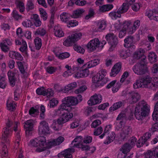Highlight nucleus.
Wrapping results in <instances>:
<instances>
[{"label": "nucleus", "instance_id": "nucleus-2", "mask_svg": "<svg viewBox=\"0 0 158 158\" xmlns=\"http://www.w3.org/2000/svg\"><path fill=\"white\" fill-rule=\"evenodd\" d=\"M150 111L149 105L145 101L142 100L135 107V116L137 119L142 120L148 115Z\"/></svg>", "mask_w": 158, "mask_h": 158}, {"label": "nucleus", "instance_id": "nucleus-10", "mask_svg": "<svg viewBox=\"0 0 158 158\" xmlns=\"http://www.w3.org/2000/svg\"><path fill=\"white\" fill-rule=\"evenodd\" d=\"M101 44L98 38H95L91 40L87 44L86 47L88 51L92 52L99 48L101 46Z\"/></svg>", "mask_w": 158, "mask_h": 158}, {"label": "nucleus", "instance_id": "nucleus-47", "mask_svg": "<svg viewBox=\"0 0 158 158\" xmlns=\"http://www.w3.org/2000/svg\"><path fill=\"white\" fill-rule=\"evenodd\" d=\"M39 113V110L33 107H31L29 111V114L34 117H35Z\"/></svg>", "mask_w": 158, "mask_h": 158}, {"label": "nucleus", "instance_id": "nucleus-39", "mask_svg": "<svg viewBox=\"0 0 158 158\" xmlns=\"http://www.w3.org/2000/svg\"><path fill=\"white\" fill-rule=\"evenodd\" d=\"M46 33V31L44 28L39 27L35 31L34 34L35 35H40L41 36H44Z\"/></svg>", "mask_w": 158, "mask_h": 158}, {"label": "nucleus", "instance_id": "nucleus-19", "mask_svg": "<svg viewBox=\"0 0 158 158\" xmlns=\"http://www.w3.org/2000/svg\"><path fill=\"white\" fill-rule=\"evenodd\" d=\"M146 158H157L158 157V148L155 147L154 150L152 151L149 150L145 154Z\"/></svg>", "mask_w": 158, "mask_h": 158}, {"label": "nucleus", "instance_id": "nucleus-16", "mask_svg": "<svg viewBox=\"0 0 158 158\" xmlns=\"http://www.w3.org/2000/svg\"><path fill=\"white\" fill-rule=\"evenodd\" d=\"M122 67L121 62H118L116 63L111 69V72L110 73V76L114 77L119 72Z\"/></svg>", "mask_w": 158, "mask_h": 158}, {"label": "nucleus", "instance_id": "nucleus-49", "mask_svg": "<svg viewBox=\"0 0 158 158\" xmlns=\"http://www.w3.org/2000/svg\"><path fill=\"white\" fill-rule=\"evenodd\" d=\"M68 15V14L66 12H63L60 15V19L62 22L66 23L68 22L69 18Z\"/></svg>", "mask_w": 158, "mask_h": 158}, {"label": "nucleus", "instance_id": "nucleus-50", "mask_svg": "<svg viewBox=\"0 0 158 158\" xmlns=\"http://www.w3.org/2000/svg\"><path fill=\"white\" fill-rule=\"evenodd\" d=\"M56 56L60 59H63L68 58L70 56L69 53L68 52H65L60 53L58 55L55 53Z\"/></svg>", "mask_w": 158, "mask_h": 158}, {"label": "nucleus", "instance_id": "nucleus-1", "mask_svg": "<svg viewBox=\"0 0 158 158\" xmlns=\"http://www.w3.org/2000/svg\"><path fill=\"white\" fill-rule=\"evenodd\" d=\"M62 104L56 110V114L59 115L64 110L69 112L71 111L73 108L72 106H76L78 103L77 98L74 96L65 97L62 99Z\"/></svg>", "mask_w": 158, "mask_h": 158}, {"label": "nucleus", "instance_id": "nucleus-34", "mask_svg": "<svg viewBox=\"0 0 158 158\" xmlns=\"http://www.w3.org/2000/svg\"><path fill=\"white\" fill-rule=\"evenodd\" d=\"M130 5L127 3H124L122 5L118 10V11L121 14L124 13L127 11L129 8Z\"/></svg>", "mask_w": 158, "mask_h": 158}, {"label": "nucleus", "instance_id": "nucleus-7", "mask_svg": "<svg viewBox=\"0 0 158 158\" xmlns=\"http://www.w3.org/2000/svg\"><path fill=\"white\" fill-rule=\"evenodd\" d=\"M79 38V33L75 32H73L70 35L68 36L63 42V44L67 47L71 46L75 42L78 40Z\"/></svg>", "mask_w": 158, "mask_h": 158}, {"label": "nucleus", "instance_id": "nucleus-60", "mask_svg": "<svg viewBox=\"0 0 158 158\" xmlns=\"http://www.w3.org/2000/svg\"><path fill=\"white\" fill-rule=\"evenodd\" d=\"M58 103V101L56 98H53L50 101V108L56 106Z\"/></svg>", "mask_w": 158, "mask_h": 158}, {"label": "nucleus", "instance_id": "nucleus-23", "mask_svg": "<svg viewBox=\"0 0 158 158\" xmlns=\"http://www.w3.org/2000/svg\"><path fill=\"white\" fill-rule=\"evenodd\" d=\"M131 23L130 21H125L124 22L123 26V27L127 26V27L125 30H126L127 33L129 34H132L134 33L135 30L132 26H130Z\"/></svg>", "mask_w": 158, "mask_h": 158}, {"label": "nucleus", "instance_id": "nucleus-56", "mask_svg": "<svg viewBox=\"0 0 158 158\" xmlns=\"http://www.w3.org/2000/svg\"><path fill=\"white\" fill-rule=\"evenodd\" d=\"M77 63L76 62L74 64L72 67V69L74 73L79 72V58L77 59Z\"/></svg>", "mask_w": 158, "mask_h": 158}, {"label": "nucleus", "instance_id": "nucleus-17", "mask_svg": "<svg viewBox=\"0 0 158 158\" xmlns=\"http://www.w3.org/2000/svg\"><path fill=\"white\" fill-rule=\"evenodd\" d=\"M12 42L10 39H6L0 44V47L2 50L4 52H8L9 50V48L6 44L9 46L12 45Z\"/></svg>", "mask_w": 158, "mask_h": 158}, {"label": "nucleus", "instance_id": "nucleus-43", "mask_svg": "<svg viewBox=\"0 0 158 158\" xmlns=\"http://www.w3.org/2000/svg\"><path fill=\"white\" fill-rule=\"evenodd\" d=\"M109 16L113 19H116L118 18H120L121 15V13L118 11V10L117 11H112L109 14Z\"/></svg>", "mask_w": 158, "mask_h": 158}, {"label": "nucleus", "instance_id": "nucleus-14", "mask_svg": "<svg viewBox=\"0 0 158 158\" xmlns=\"http://www.w3.org/2000/svg\"><path fill=\"white\" fill-rule=\"evenodd\" d=\"M145 14L150 19L158 21V9H154L152 10H148Z\"/></svg>", "mask_w": 158, "mask_h": 158}, {"label": "nucleus", "instance_id": "nucleus-20", "mask_svg": "<svg viewBox=\"0 0 158 158\" xmlns=\"http://www.w3.org/2000/svg\"><path fill=\"white\" fill-rule=\"evenodd\" d=\"M80 148H81L82 151H85L86 152L89 151L88 153L90 155L93 153L96 150V148L95 147H91L88 145H85L81 144L80 142Z\"/></svg>", "mask_w": 158, "mask_h": 158}, {"label": "nucleus", "instance_id": "nucleus-41", "mask_svg": "<svg viewBox=\"0 0 158 158\" xmlns=\"http://www.w3.org/2000/svg\"><path fill=\"white\" fill-rule=\"evenodd\" d=\"M35 47L37 50H39L42 45L41 39L39 37H36L34 40Z\"/></svg>", "mask_w": 158, "mask_h": 158}, {"label": "nucleus", "instance_id": "nucleus-44", "mask_svg": "<svg viewBox=\"0 0 158 158\" xmlns=\"http://www.w3.org/2000/svg\"><path fill=\"white\" fill-rule=\"evenodd\" d=\"M86 81L82 79H80V93L83 92L87 89L86 86L85 85Z\"/></svg>", "mask_w": 158, "mask_h": 158}, {"label": "nucleus", "instance_id": "nucleus-28", "mask_svg": "<svg viewBox=\"0 0 158 158\" xmlns=\"http://www.w3.org/2000/svg\"><path fill=\"white\" fill-rule=\"evenodd\" d=\"M119 55L123 59H125L129 56L130 53L129 51L122 49L119 51Z\"/></svg>", "mask_w": 158, "mask_h": 158}, {"label": "nucleus", "instance_id": "nucleus-51", "mask_svg": "<svg viewBox=\"0 0 158 158\" xmlns=\"http://www.w3.org/2000/svg\"><path fill=\"white\" fill-rule=\"evenodd\" d=\"M34 8V5L32 0L27 1L26 5V9L27 11L33 10Z\"/></svg>", "mask_w": 158, "mask_h": 158}, {"label": "nucleus", "instance_id": "nucleus-26", "mask_svg": "<svg viewBox=\"0 0 158 158\" xmlns=\"http://www.w3.org/2000/svg\"><path fill=\"white\" fill-rule=\"evenodd\" d=\"M100 60L98 59H95L91 60L88 62L84 64L83 65L84 67H86L88 69L94 67L99 64Z\"/></svg>", "mask_w": 158, "mask_h": 158}, {"label": "nucleus", "instance_id": "nucleus-21", "mask_svg": "<svg viewBox=\"0 0 158 158\" xmlns=\"http://www.w3.org/2000/svg\"><path fill=\"white\" fill-rule=\"evenodd\" d=\"M9 56L13 59H15L22 61L23 60V58L21 54L16 51H10L9 52Z\"/></svg>", "mask_w": 158, "mask_h": 158}, {"label": "nucleus", "instance_id": "nucleus-13", "mask_svg": "<svg viewBox=\"0 0 158 158\" xmlns=\"http://www.w3.org/2000/svg\"><path fill=\"white\" fill-rule=\"evenodd\" d=\"M102 100V97L101 95L95 94L91 97L87 103L89 105L92 106L99 104L101 102Z\"/></svg>", "mask_w": 158, "mask_h": 158}, {"label": "nucleus", "instance_id": "nucleus-5", "mask_svg": "<svg viewBox=\"0 0 158 158\" xmlns=\"http://www.w3.org/2000/svg\"><path fill=\"white\" fill-rule=\"evenodd\" d=\"M147 59L146 57L142 58L140 62L137 63L133 67V71L137 75L144 74L146 71Z\"/></svg>", "mask_w": 158, "mask_h": 158}, {"label": "nucleus", "instance_id": "nucleus-32", "mask_svg": "<svg viewBox=\"0 0 158 158\" xmlns=\"http://www.w3.org/2000/svg\"><path fill=\"white\" fill-rule=\"evenodd\" d=\"M129 145V143H126L123 145L121 148V151H122V152L124 154H126L129 152L131 148Z\"/></svg>", "mask_w": 158, "mask_h": 158}, {"label": "nucleus", "instance_id": "nucleus-61", "mask_svg": "<svg viewBox=\"0 0 158 158\" xmlns=\"http://www.w3.org/2000/svg\"><path fill=\"white\" fill-rule=\"evenodd\" d=\"M36 93L40 95H43V96H45L46 89L44 87L38 88L36 90Z\"/></svg>", "mask_w": 158, "mask_h": 158}, {"label": "nucleus", "instance_id": "nucleus-9", "mask_svg": "<svg viewBox=\"0 0 158 158\" xmlns=\"http://www.w3.org/2000/svg\"><path fill=\"white\" fill-rule=\"evenodd\" d=\"M106 39L108 43L111 46L109 50H113L112 48L115 47L118 43V38L113 33L108 34L106 36Z\"/></svg>", "mask_w": 158, "mask_h": 158}, {"label": "nucleus", "instance_id": "nucleus-3", "mask_svg": "<svg viewBox=\"0 0 158 158\" xmlns=\"http://www.w3.org/2000/svg\"><path fill=\"white\" fill-rule=\"evenodd\" d=\"M106 73V71L105 69H102L92 77L93 85L95 88L102 87L109 81L108 78H104Z\"/></svg>", "mask_w": 158, "mask_h": 158}, {"label": "nucleus", "instance_id": "nucleus-48", "mask_svg": "<svg viewBox=\"0 0 158 158\" xmlns=\"http://www.w3.org/2000/svg\"><path fill=\"white\" fill-rule=\"evenodd\" d=\"M77 83L76 82H74L69 84L65 87L64 90L66 92H68L69 90L75 88L77 87Z\"/></svg>", "mask_w": 158, "mask_h": 158}, {"label": "nucleus", "instance_id": "nucleus-38", "mask_svg": "<svg viewBox=\"0 0 158 158\" xmlns=\"http://www.w3.org/2000/svg\"><path fill=\"white\" fill-rule=\"evenodd\" d=\"M106 22L104 20L99 21L97 23L98 31H101L104 30L106 28Z\"/></svg>", "mask_w": 158, "mask_h": 158}, {"label": "nucleus", "instance_id": "nucleus-59", "mask_svg": "<svg viewBox=\"0 0 158 158\" xmlns=\"http://www.w3.org/2000/svg\"><path fill=\"white\" fill-rule=\"evenodd\" d=\"M67 23V26L69 27H74L77 25L78 23L76 20H71L70 21L69 20Z\"/></svg>", "mask_w": 158, "mask_h": 158}, {"label": "nucleus", "instance_id": "nucleus-4", "mask_svg": "<svg viewBox=\"0 0 158 158\" xmlns=\"http://www.w3.org/2000/svg\"><path fill=\"white\" fill-rule=\"evenodd\" d=\"M46 145V138L44 136L38 137L31 140L30 142V145L31 146L37 147L39 146L41 147H38L36 149L35 151L38 152L45 150L46 147H44V146Z\"/></svg>", "mask_w": 158, "mask_h": 158}, {"label": "nucleus", "instance_id": "nucleus-37", "mask_svg": "<svg viewBox=\"0 0 158 158\" xmlns=\"http://www.w3.org/2000/svg\"><path fill=\"white\" fill-rule=\"evenodd\" d=\"M123 103L119 101L114 103L112 106H111L109 109V111L110 112L113 111L121 107L123 105Z\"/></svg>", "mask_w": 158, "mask_h": 158}, {"label": "nucleus", "instance_id": "nucleus-24", "mask_svg": "<svg viewBox=\"0 0 158 158\" xmlns=\"http://www.w3.org/2000/svg\"><path fill=\"white\" fill-rule=\"evenodd\" d=\"M75 151L74 148H69L61 152V154L64 158H73L72 154Z\"/></svg>", "mask_w": 158, "mask_h": 158}, {"label": "nucleus", "instance_id": "nucleus-45", "mask_svg": "<svg viewBox=\"0 0 158 158\" xmlns=\"http://www.w3.org/2000/svg\"><path fill=\"white\" fill-rule=\"evenodd\" d=\"M152 134L150 132H147L144 133L143 136L141 138L143 140V142H146L148 143L147 141L149 140Z\"/></svg>", "mask_w": 158, "mask_h": 158}, {"label": "nucleus", "instance_id": "nucleus-18", "mask_svg": "<svg viewBox=\"0 0 158 158\" xmlns=\"http://www.w3.org/2000/svg\"><path fill=\"white\" fill-rule=\"evenodd\" d=\"M133 37L131 36L128 37L124 40V46L125 47L134 49L135 48L133 43Z\"/></svg>", "mask_w": 158, "mask_h": 158}, {"label": "nucleus", "instance_id": "nucleus-11", "mask_svg": "<svg viewBox=\"0 0 158 158\" xmlns=\"http://www.w3.org/2000/svg\"><path fill=\"white\" fill-rule=\"evenodd\" d=\"M35 123L34 121L32 119L27 120L24 123V128L26 135H31L32 131L33 130V126Z\"/></svg>", "mask_w": 158, "mask_h": 158}, {"label": "nucleus", "instance_id": "nucleus-63", "mask_svg": "<svg viewBox=\"0 0 158 158\" xmlns=\"http://www.w3.org/2000/svg\"><path fill=\"white\" fill-rule=\"evenodd\" d=\"M45 96L46 95L48 98H49L53 96L54 93L53 90L51 89L48 88L47 89H46Z\"/></svg>", "mask_w": 158, "mask_h": 158}, {"label": "nucleus", "instance_id": "nucleus-12", "mask_svg": "<svg viewBox=\"0 0 158 158\" xmlns=\"http://www.w3.org/2000/svg\"><path fill=\"white\" fill-rule=\"evenodd\" d=\"M38 131L40 134H48L50 133V129L48 123L45 121H41L40 123Z\"/></svg>", "mask_w": 158, "mask_h": 158}, {"label": "nucleus", "instance_id": "nucleus-46", "mask_svg": "<svg viewBox=\"0 0 158 158\" xmlns=\"http://www.w3.org/2000/svg\"><path fill=\"white\" fill-rule=\"evenodd\" d=\"M6 78L4 77L0 76V88L4 89L6 87Z\"/></svg>", "mask_w": 158, "mask_h": 158}, {"label": "nucleus", "instance_id": "nucleus-54", "mask_svg": "<svg viewBox=\"0 0 158 158\" xmlns=\"http://www.w3.org/2000/svg\"><path fill=\"white\" fill-rule=\"evenodd\" d=\"M39 10L41 15V17L44 20H46L47 19L48 15L45 11L42 8H40Z\"/></svg>", "mask_w": 158, "mask_h": 158}, {"label": "nucleus", "instance_id": "nucleus-58", "mask_svg": "<svg viewBox=\"0 0 158 158\" xmlns=\"http://www.w3.org/2000/svg\"><path fill=\"white\" fill-rule=\"evenodd\" d=\"M137 139L135 137H133L131 138L129 140L128 143H129V145L131 146V147L132 148L135 145L137 142Z\"/></svg>", "mask_w": 158, "mask_h": 158}, {"label": "nucleus", "instance_id": "nucleus-40", "mask_svg": "<svg viewBox=\"0 0 158 158\" xmlns=\"http://www.w3.org/2000/svg\"><path fill=\"white\" fill-rule=\"evenodd\" d=\"M16 7L17 9H19L20 12H23L25 10V6L24 3L21 1H19L16 3Z\"/></svg>", "mask_w": 158, "mask_h": 158}, {"label": "nucleus", "instance_id": "nucleus-33", "mask_svg": "<svg viewBox=\"0 0 158 158\" xmlns=\"http://www.w3.org/2000/svg\"><path fill=\"white\" fill-rule=\"evenodd\" d=\"M33 19V23L36 27H39L41 25L42 23L38 15L36 14H34Z\"/></svg>", "mask_w": 158, "mask_h": 158}, {"label": "nucleus", "instance_id": "nucleus-62", "mask_svg": "<svg viewBox=\"0 0 158 158\" xmlns=\"http://www.w3.org/2000/svg\"><path fill=\"white\" fill-rule=\"evenodd\" d=\"M22 45L19 48V50L23 52H25L26 53L27 49V45L26 42L25 41L23 40Z\"/></svg>", "mask_w": 158, "mask_h": 158}, {"label": "nucleus", "instance_id": "nucleus-29", "mask_svg": "<svg viewBox=\"0 0 158 158\" xmlns=\"http://www.w3.org/2000/svg\"><path fill=\"white\" fill-rule=\"evenodd\" d=\"M89 74L88 69L86 67L80 68V78L87 77Z\"/></svg>", "mask_w": 158, "mask_h": 158}, {"label": "nucleus", "instance_id": "nucleus-22", "mask_svg": "<svg viewBox=\"0 0 158 158\" xmlns=\"http://www.w3.org/2000/svg\"><path fill=\"white\" fill-rule=\"evenodd\" d=\"M15 75V73L9 70L7 73L10 84L12 87L14 86L15 84L16 78Z\"/></svg>", "mask_w": 158, "mask_h": 158}, {"label": "nucleus", "instance_id": "nucleus-31", "mask_svg": "<svg viewBox=\"0 0 158 158\" xmlns=\"http://www.w3.org/2000/svg\"><path fill=\"white\" fill-rule=\"evenodd\" d=\"M115 137V134L114 132H112L110 136H108L104 141V143L108 144L112 142L114 139Z\"/></svg>", "mask_w": 158, "mask_h": 158}, {"label": "nucleus", "instance_id": "nucleus-36", "mask_svg": "<svg viewBox=\"0 0 158 158\" xmlns=\"http://www.w3.org/2000/svg\"><path fill=\"white\" fill-rule=\"evenodd\" d=\"M149 61L151 63H153L157 61V56L155 53L153 52H150L148 56Z\"/></svg>", "mask_w": 158, "mask_h": 158}, {"label": "nucleus", "instance_id": "nucleus-57", "mask_svg": "<svg viewBox=\"0 0 158 158\" xmlns=\"http://www.w3.org/2000/svg\"><path fill=\"white\" fill-rule=\"evenodd\" d=\"M127 27V26H125V27L123 26L122 29L119 33L118 36L120 38H122L125 36L127 33L126 30H125Z\"/></svg>", "mask_w": 158, "mask_h": 158}, {"label": "nucleus", "instance_id": "nucleus-53", "mask_svg": "<svg viewBox=\"0 0 158 158\" xmlns=\"http://www.w3.org/2000/svg\"><path fill=\"white\" fill-rule=\"evenodd\" d=\"M141 78L137 80L133 84V87L135 89H137L143 87V83L142 82Z\"/></svg>", "mask_w": 158, "mask_h": 158}, {"label": "nucleus", "instance_id": "nucleus-6", "mask_svg": "<svg viewBox=\"0 0 158 158\" xmlns=\"http://www.w3.org/2000/svg\"><path fill=\"white\" fill-rule=\"evenodd\" d=\"M12 121L8 119V122L6 124V127H5L2 131V143H9L8 137L10 134L12 132L11 127L13 125Z\"/></svg>", "mask_w": 158, "mask_h": 158}, {"label": "nucleus", "instance_id": "nucleus-35", "mask_svg": "<svg viewBox=\"0 0 158 158\" xmlns=\"http://www.w3.org/2000/svg\"><path fill=\"white\" fill-rule=\"evenodd\" d=\"M153 119L155 121H158V102L156 103L154 111L152 114Z\"/></svg>", "mask_w": 158, "mask_h": 158}, {"label": "nucleus", "instance_id": "nucleus-8", "mask_svg": "<svg viewBox=\"0 0 158 158\" xmlns=\"http://www.w3.org/2000/svg\"><path fill=\"white\" fill-rule=\"evenodd\" d=\"M142 83H143V87H146L149 84L151 83L152 81V84L156 88H158V77H155L152 78L149 76H147L143 78H141Z\"/></svg>", "mask_w": 158, "mask_h": 158}, {"label": "nucleus", "instance_id": "nucleus-52", "mask_svg": "<svg viewBox=\"0 0 158 158\" xmlns=\"http://www.w3.org/2000/svg\"><path fill=\"white\" fill-rule=\"evenodd\" d=\"M79 139V136H77L76 138L72 141L71 145L72 148H79V142L78 140Z\"/></svg>", "mask_w": 158, "mask_h": 158}, {"label": "nucleus", "instance_id": "nucleus-27", "mask_svg": "<svg viewBox=\"0 0 158 158\" xmlns=\"http://www.w3.org/2000/svg\"><path fill=\"white\" fill-rule=\"evenodd\" d=\"M113 7V6L111 4H106L102 6H99V11L100 12H104L111 10Z\"/></svg>", "mask_w": 158, "mask_h": 158}, {"label": "nucleus", "instance_id": "nucleus-42", "mask_svg": "<svg viewBox=\"0 0 158 158\" xmlns=\"http://www.w3.org/2000/svg\"><path fill=\"white\" fill-rule=\"evenodd\" d=\"M12 17L16 21L22 19L23 17L21 15L19 14L18 12L16 10H14L12 14Z\"/></svg>", "mask_w": 158, "mask_h": 158}, {"label": "nucleus", "instance_id": "nucleus-30", "mask_svg": "<svg viewBox=\"0 0 158 158\" xmlns=\"http://www.w3.org/2000/svg\"><path fill=\"white\" fill-rule=\"evenodd\" d=\"M54 31L55 35L56 37H60L64 35V33L61 29L58 26L54 27Z\"/></svg>", "mask_w": 158, "mask_h": 158}, {"label": "nucleus", "instance_id": "nucleus-25", "mask_svg": "<svg viewBox=\"0 0 158 158\" xmlns=\"http://www.w3.org/2000/svg\"><path fill=\"white\" fill-rule=\"evenodd\" d=\"M144 52L143 49H138L133 53L132 57L134 59L138 60L143 55Z\"/></svg>", "mask_w": 158, "mask_h": 158}, {"label": "nucleus", "instance_id": "nucleus-15", "mask_svg": "<svg viewBox=\"0 0 158 158\" xmlns=\"http://www.w3.org/2000/svg\"><path fill=\"white\" fill-rule=\"evenodd\" d=\"M131 131V127L127 126L124 127L120 134L121 139H122L123 140L127 139L129 136L130 132Z\"/></svg>", "mask_w": 158, "mask_h": 158}, {"label": "nucleus", "instance_id": "nucleus-64", "mask_svg": "<svg viewBox=\"0 0 158 158\" xmlns=\"http://www.w3.org/2000/svg\"><path fill=\"white\" fill-rule=\"evenodd\" d=\"M152 72L153 73L158 74V63L154 64L151 68Z\"/></svg>", "mask_w": 158, "mask_h": 158}, {"label": "nucleus", "instance_id": "nucleus-55", "mask_svg": "<svg viewBox=\"0 0 158 158\" xmlns=\"http://www.w3.org/2000/svg\"><path fill=\"white\" fill-rule=\"evenodd\" d=\"M16 63L21 73L23 74H24L26 73V72L23 67V62L18 61H17Z\"/></svg>", "mask_w": 158, "mask_h": 158}]
</instances>
